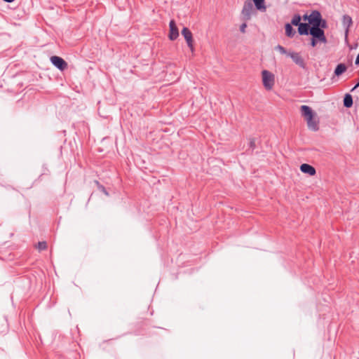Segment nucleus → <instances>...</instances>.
<instances>
[{
    "mask_svg": "<svg viewBox=\"0 0 359 359\" xmlns=\"http://www.w3.org/2000/svg\"><path fill=\"white\" fill-rule=\"evenodd\" d=\"M263 86L266 90L272 89L274 85V75L268 70L262 72Z\"/></svg>",
    "mask_w": 359,
    "mask_h": 359,
    "instance_id": "obj_1",
    "label": "nucleus"
},
{
    "mask_svg": "<svg viewBox=\"0 0 359 359\" xmlns=\"http://www.w3.org/2000/svg\"><path fill=\"white\" fill-rule=\"evenodd\" d=\"M254 13H255V11L252 1L246 0L244 2V5L242 10V14L244 16V19L245 20H249Z\"/></svg>",
    "mask_w": 359,
    "mask_h": 359,
    "instance_id": "obj_2",
    "label": "nucleus"
},
{
    "mask_svg": "<svg viewBox=\"0 0 359 359\" xmlns=\"http://www.w3.org/2000/svg\"><path fill=\"white\" fill-rule=\"evenodd\" d=\"M287 55L292 60V61L303 69H306L307 67L304 58L299 53L290 52Z\"/></svg>",
    "mask_w": 359,
    "mask_h": 359,
    "instance_id": "obj_3",
    "label": "nucleus"
},
{
    "mask_svg": "<svg viewBox=\"0 0 359 359\" xmlns=\"http://www.w3.org/2000/svg\"><path fill=\"white\" fill-rule=\"evenodd\" d=\"M309 35L311 36L312 39L316 40L319 43H326L327 41L324 30L320 29H311V32Z\"/></svg>",
    "mask_w": 359,
    "mask_h": 359,
    "instance_id": "obj_4",
    "label": "nucleus"
},
{
    "mask_svg": "<svg viewBox=\"0 0 359 359\" xmlns=\"http://www.w3.org/2000/svg\"><path fill=\"white\" fill-rule=\"evenodd\" d=\"M50 60L52 65L60 71H63L67 67V62L60 56H51Z\"/></svg>",
    "mask_w": 359,
    "mask_h": 359,
    "instance_id": "obj_5",
    "label": "nucleus"
},
{
    "mask_svg": "<svg viewBox=\"0 0 359 359\" xmlns=\"http://www.w3.org/2000/svg\"><path fill=\"white\" fill-rule=\"evenodd\" d=\"M323 17L320 12L318 10H313L310 14L309 24L312 29H316L318 24L322 20Z\"/></svg>",
    "mask_w": 359,
    "mask_h": 359,
    "instance_id": "obj_6",
    "label": "nucleus"
},
{
    "mask_svg": "<svg viewBox=\"0 0 359 359\" xmlns=\"http://www.w3.org/2000/svg\"><path fill=\"white\" fill-rule=\"evenodd\" d=\"M182 35L184 36L188 47L191 51H194L193 36L190 29L186 27H183L182 30Z\"/></svg>",
    "mask_w": 359,
    "mask_h": 359,
    "instance_id": "obj_7",
    "label": "nucleus"
},
{
    "mask_svg": "<svg viewBox=\"0 0 359 359\" xmlns=\"http://www.w3.org/2000/svg\"><path fill=\"white\" fill-rule=\"evenodd\" d=\"M170 33L169 39L175 41L179 36V30L174 20H171L169 22Z\"/></svg>",
    "mask_w": 359,
    "mask_h": 359,
    "instance_id": "obj_8",
    "label": "nucleus"
},
{
    "mask_svg": "<svg viewBox=\"0 0 359 359\" xmlns=\"http://www.w3.org/2000/svg\"><path fill=\"white\" fill-rule=\"evenodd\" d=\"M353 23L352 18L348 15H344L342 18V25L345 29V40L347 41L349 27Z\"/></svg>",
    "mask_w": 359,
    "mask_h": 359,
    "instance_id": "obj_9",
    "label": "nucleus"
},
{
    "mask_svg": "<svg viewBox=\"0 0 359 359\" xmlns=\"http://www.w3.org/2000/svg\"><path fill=\"white\" fill-rule=\"evenodd\" d=\"M300 111L302 116L304 117V118L316 117V114L313 111V110L308 105H302L300 107Z\"/></svg>",
    "mask_w": 359,
    "mask_h": 359,
    "instance_id": "obj_10",
    "label": "nucleus"
},
{
    "mask_svg": "<svg viewBox=\"0 0 359 359\" xmlns=\"http://www.w3.org/2000/svg\"><path fill=\"white\" fill-rule=\"evenodd\" d=\"M300 170L304 174H308L309 176H313L316 173L315 168L308 163H303L300 165Z\"/></svg>",
    "mask_w": 359,
    "mask_h": 359,
    "instance_id": "obj_11",
    "label": "nucleus"
},
{
    "mask_svg": "<svg viewBox=\"0 0 359 359\" xmlns=\"http://www.w3.org/2000/svg\"><path fill=\"white\" fill-rule=\"evenodd\" d=\"M312 27L309 23L302 22L298 27V32L300 35H309L311 32Z\"/></svg>",
    "mask_w": 359,
    "mask_h": 359,
    "instance_id": "obj_12",
    "label": "nucleus"
},
{
    "mask_svg": "<svg viewBox=\"0 0 359 359\" xmlns=\"http://www.w3.org/2000/svg\"><path fill=\"white\" fill-rule=\"evenodd\" d=\"M309 129L312 131H318L319 130L318 121L315 117L306 118Z\"/></svg>",
    "mask_w": 359,
    "mask_h": 359,
    "instance_id": "obj_13",
    "label": "nucleus"
},
{
    "mask_svg": "<svg viewBox=\"0 0 359 359\" xmlns=\"http://www.w3.org/2000/svg\"><path fill=\"white\" fill-rule=\"evenodd\" d=\"M257 10L264 12L266 9L264 0H251Z\"/></svg>",
    "mask_w": 359,
    "mask_h": 359,
    "instance_id": "obj_14",
    "label": "nucleus"
},
{
    "mask_svg": "<svg viewBox=\"0 0 359 359\" xmlns=\"http://www.w3.org/2000/svg\"><path fill=\"white\" fill-rule=\"evenodd\" d=\"M346 66L344 63H340L337 65L334 69V74L337 76H339L346 71Z\"/></svg>",
    "mask_w": 359,
    "mask_h": 359,
    "instance_id": "obj_15",
    "label": "nucleus"
},
{
    "mask_svg": "<svg viewBox=\"0 0 359 359\" xmlns=\"http://www.w3.org/2000/svg\"><path fill=\"white\" fill-rule=\"evenodd\" d=\"M285 34L287 37L292 38L296 32L293 29L292 24L286 23L285 25Z\"/></svg>",
    "mask_w": 359,
    "mask_h": 359,
    "instance_id": "obj_16",
    "label": "nucleus"
},
{
    "mask_svg": "<svg viewBox=\"0 0 359 359\" xmlns=\"http://www.w3.org/2000/svg\"><path fill=\"white\" fill-rule=\"evenodd\" d=\"M344 106L346 108H350L353 106V97L352 95L346 93L344 97Z\"/></svg>",
    "mask_w": 359,
    "mask_h": 359,
    "instance_id": "obj_17",
    "label": "nucleus"
},
{
    "mask_svg": "<svg viewBox=\"0 0 359 359\" xmlns=\"http://www.w3.org/2000/svg\"><path fill=\"white\" fill-rule=\"evenodd\" d=\"M301 20L302 16L299 14H295L292 17L290 24H292V25L299 27L302 23Z\"/></svg>",
    "mask_w": 359,
    "mask_h": 359,
    "instance_id": "obj_18",
    "label": "nucleus"
},
{
    "mask_svg": "<svg viewBox=\"0 0 359 359\" xmlns=\"http://www.w3.org/2000/svg\"><path fill=\"white\" fill-rule=\"evenodd\" d=\"M95 183L96 184L97 187V189L102 191L104 195L109 196V192L107 191V190L106 189V188L102 185L97 180H95Z\"/></svg>",
    "mask_w": 359,
    "mask_h": 359,
    "instance_id": "obj_19",
    "label": "nucleus"
},
{
    "mask_svg": "<svg viewBox=\"0 0 359 359\" xmlns=\"http://www.w3.org/2000/svg\"><path fill=\"white\" fill-rule=\"evenodd\" d=\"M327 27V21L325 19L322 18V20L320 21V22L316 26V29H320L324 30V29H325Z\"/></svg>",
    "mask_w": 359,
    "mask_h": 359,
    "instance_id": "obj_20",
    "label": "nucleus"
},
{
    "mask_svg": "<svg viewBox=\"0 0 359 359\" xmlns=\"http://www.w3.org/2000/svg\"><path fill=\"white\" fill-rule=\"evenodd\" d=\"M37 248L39 251L46 250L47 248V243L46 241H39L37 244Z\"/></svg>",
    "mask_w": 359,
    "mask_h": 359,
    "instance_id": "obj_21",
    "label": "nucleus"
},
{
    "mask_svg": "<svg viewBox=\"0 0 359 359\" xmlns=\"http://www.w3.org/2000/svg\"><path fill=\"white\" fill-rule=\"evenodd\" d=\"M256 147L255 144V138H250L249 142V149L251 150V153L254 151V149Z\"/></svg>",
    "mask_w": 359,
    "mask_h": 359,
    "instance_id": "obj_22",
    "label": "nucleus"
},
{
    "mask_svg": "<svg viewBox=\"0 0 359 359\" xmlns=\"http://www.w3.org/2000/svg\"><path fill=\"white\" fill-rule=\"evenodd\" d=\"M276 50H278L281 54H288L289 53L287 52L286 49L281 45H278L276 46Z\"/></svg>",
    "mask_w": 359,
    "mask_h": 359,
    "instance_id": "obj_23",
    "label": "nucleus"
},
{
    "mask_svg": "<svg viewBox=\"0 0 359 359\" xmlns=\"http://www.w3.org/2000/svg\"><path fill=\"white\" fill-rule=\"evenodd\" d=\"M247 27V24L245 22L243 23L240 26V31L243 33L245 32V28Z\"/></svg>",
    "mask_w": 359,
    "mask_h": 359,
    "instance_id": "obj_24",
    "label": "nucleus"
},
{
    "mask_svg": "<svg viewBox=\"0 0 359 359\" xmlns=\"http://www.w3.org/2000/svg\"><path fill=\"white\" fill-rule=\"evenodd\" d=\"M318 43H319V42L317 41L316 40H314L312 38L311 39L310 45L311 47H313V48L316 47Z\"/></svg>",
    "mask_w": 359,
    "mask_h": 359,
    "instance_id": "obj_25",
    "label": "nucleus"
},
{
    "mask_svg": "<svg viewBox=\"0 0 359 359\" xmlns=\"http://www.w3.org/2000/svg\"><path fill=\"white\" fill-rule=\"evenodd\" d=\"M303 20H308L309 22V19H310V15H308L307 14H304L302 17Z\"/></svg>",
    "mask_w": 359,
    "mask_h": 359,
    "instance_id": "obj_26",
    "label": "nucleus"
},
{
    "mask_svg": "<svg viewBox=\"0 0 359 359\" xmlns=\"http://www.w3.org/2000/svg\"><path fill=\"white\" fill-rule=\"evenodd\" d=\"M358 87H359V79H358V81H357L355 86L351 89V91H353L355 89L358 88Z\"/></svg>",
    "mask_w": 359,
    "mask_h": 359,
    "instance_id": "obj_27",
    "label": "nucleus"
},
{
    "mask_svg": "<svg viewBox=\"0 0 359 359\" xmlns=\"http://www.w3.org/2000/svg\"><path fill=\"white\" fill-rule=\"evenodd\" d=\"M355 64L356 65H359V53L358 54L357 57H356V59H355Z\"/></svg>",
    "mask_w": 359,
    "mask_h": 359,
    "instance_id": "obj_28",
    "label": "nucleus"
},
{
    "mask_svg": "<svg viewBox=\"0 0 359 359\" xmlns=\"http://www.w3.org/2000/svg\"><path fill=\"white\" fill-rule=\"evenodd\" d=\"M3 1L5 2H7V3H11V2H13L15 0H3Z\"/></svg>",
    "mask_w": 359,
    "mask_h": 359,
    "instance_id": "obj_29",
    "label": "nucleus"
},
{
    "mask_svg": "<svg viewBox=\"0 0 359 359\" xmlns=\"http://www.w3.org/2000/svg\"><path fill=\"white\" fill-rule=\"evenodd\" d=\"M285 1H286V2H287V1H288V0H285Z\"/></svg>",
    "mask_w": 359,
    "mask_h": 359,
    "instance_id": "obj_30",
    "label": "nucleus"
}]
</instances>
